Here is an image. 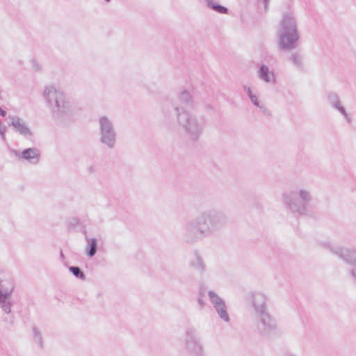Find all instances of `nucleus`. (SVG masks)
<instances>
[{
    "label": "nucleus",
    "instance_id": "nucleus-19",
    "mask_svg": "<svg viewBox=\"0 0 356 356\" xmlns=\"http://www.w3.org/2000/svg\"><path fill=\"white\" fill-rule=\"evenodd\" d=\"M218 314L219 318L223 321L228 323L229 321V316L227 312V307L225 302L222 304H218L213 307Z\"/></svg>",
    "mask_w": 356,
    "mask_h": 356
},
{
    "label": "nucleus",
    "instance_id": "nucleus-33",
    "mask_svg": "<svg viewBox=\"0 0 356 356\" xmlns=\"http://www.w3.org/2000/svg\"><path fill=\"white\" fill-rule=\"evenodd\" d=\"M243 88L244 90L246 92L248 97H250L251 95H253L251 88L249 86H245Z\"/></svg>",
    "mask_w": 356,
    "mask_h": 356
},
{
    "label": "nucleus",
    "instance_id": "nucleus-17",
    "mask_svg": "<svg viewBox=\"0 0 356 356\" xmlns=\"http://www.w3.org/2000/svg\"><path fill=\"white\" fill-rule=\"evenodd\" d=\"M86 241L87 243L86 251L88 257H92L97 252V241L95 238H88L86 236Z\"/></svg>",
    "mask_w": 356,
    "mask_h": 356
},
{
    "label": "nucleus",
    "instance_id": "nucleus-12",
    "mask_svg": "<svg viewBox=\"0 0 356 356\" xmlns=\"http://www.w3.org/2000/svg\"><path fill=\"white\" fill-rule=\"evenodd\" d=\"M247 300L254 309L256 315L268 312L266 295L260 291H252L248 294Z\"/></svg>",
    "mask_w": 356,
    "mask_h": 356
},
{
    "label": "nucleus",
    "instance_id": "nucleus-35",
    "mask_svg": "<svg viewBox=\"0 0 356 356\" xmlns=\"http://www.w3.org/2000/svg\"><path fill=\"white\" fill-rule=\"evenodd\" d=\"M197 302H198V304L200 305V306L201 307H204L205 302H204V301L203 300V299H202V298H199L197 299Z\"/></svg>",
    "mask_w": 356,
    "mask_h": 356
},
{
    "label": "nucleus",
    "instance_id": "nucleus-26",
    "mask_svg": "<svg viewBox=\"0 0 356 356\" xmlns=\"http://www.w3.org/2000/svg\"><path fill=\"white\" fill-rule=\"evenodd\" d=\"M290 60L293 63L294 65H296L298 67H302V56L297 54V53H293L290 56Z\"/></svg>",
    "mask_w": 356,
    "mask_h": 356
},
{
    "label": "nucleus",
    "instance_id": "nucleus-28",
    "mask_svg": "<svg viewBox=\"0 0 356 356\" xmlns=\"http://www.w3.org/2000/svg\"><path fill=\"white\" fill-rule=\"evenodd\" d=\"M327 97V102L331 106L340 100L339 95L337 93L332 92H329Z\"/></svg>",
    "mask_w": 356,
    "mask_h": 356
},
{
    "label": "nucleus",
    "instance_id": "nucleus-31",
    "mask_svg": "<svg viewBox=\"0 0 356 356\" xmlns=\"http://www.w3.org/2000/svg\"><path fill=\"white\" fill-rule=\"evenodd\" d=\"M349 275L353 283L356 286V268H353L349 270Z\"/></svg>",
    "mask_w": 356,
    "mask_h": 356
},
{
    "label": "nucleus",
    "instance_id": "nucleus-16",
    "mask_svg": "<svg viewBox=\"0 0 356 356\" xmlns=\"http://www.w3.org/2000/svg\"><path fill=\"white\" fill-rule=\"evenodd\" d=\"M15 289L13 280L11 278L0 280V293L4 296H12Z\"/></svg>",
    "mask_w": 356,
    "mask_h": 356
},
{
    "label": "nucleus",
    "instance_id": "nucleus-3",
    "mask_svg": "<svg viewBox=\"0 0 356 356\" xmlns=\"http://www.w3.org/2000/svg\"><path fill=\"white\" fill-rule=\"evenodd\" d=\"M175 112L176 113L177 123L184 130L186 140L188 143L197 142L201 137L204 129V118L193 115L177 106H175Z\"/></svg>",
    "mask_w": 356,
    "mask_h": 356
},
{
    "label": "nucleus",
    "instance_id": "nucleus-11",
    "mask_svg": "<svg viewBox=\"0 0 356 356\" xmlns=\"http://www.w3.org/2000/svg\"><path fill=\"white\" fill-rule=\"evenodd\" d=\"M8 124L12 127L13 131L27 139L33 137V132L31 130L29 122L24 118L17 115H8L7 117Z\"/></svg>",
    "mask_w": 356,
    "mask_h": 356
},
{
    "label": "nucleus",
    "instance_id": "nucleus-36",
    "mask_svg": "<svg viewBox=\"0 0 356 356\" xmlns=\"http://www.w3.org/2000/svg\"><path fill=\"white\" fill-rule=\"evenodd\" d=\"M0 115L2 117L6 116V111L3 110L1 107H0Z\"/></svg>",
    "mask_w": 356,
    "mask_h": 356
},
{
    "label": "nucleus",
    "instance_id": "nucleus-8",
    "mask_svg": "<svg viewBox=\"0 0 356 356\" xmlns=\"http://www.w3.org/2000/svg\"><path fill=\"white\" fill-rule=\"evenodd\" d=\"M319 245L329 250L346 264L356 268V249L333 244L330 241L319 242Z\"/></svg>",
    "mask_w": 356,
    "mask_h": 356
},
{
    "label": "nucleus",
    "instance_id": "nucleus-37",
    "mask_svg": "<svg viewBox=\"0 0 356 356\" xmlns=\"http://www.w3.org/2000/svg\"><path fill=\"white\" fill-rule=\"evenodd\" d=\"M105 1H107V2H109L111 0H105Z\"/></svg>",
    "mask_w": 356,
    "mask_h": 356
},
{
    "label": "nucleus",
    "instance_id": "nucleus-23",
    "mask_svg": "<svg viewBox=\"0 0 356 356\" xmlns=\"http://www.w3.org/2000/svg\"><path fill=\"white\" fill-rule=\"evenodd\" d=\"M332 107L334 109H335L337 111H339L341 114V115L343 117L344 120L348 123H350L351 122V118L348 114L345 107L341 105L340 100L339 102H337V103H335L334 105H332Z\"/></svg>",
    "mask_w": 356,
    "mask_h": 356
},
{
    "label": "nucleus",
    "instance_id": "nucleus-6",
    "mask_svg": "<svg viewBox=\"0 0 356 356\" xmlns=\"http://www.w3.org/2000/svg\"><path fill=\"white\" fill-rule=\"evenodd\" d=\"M99 141L109 149L116 145L117 132L111 119L103 115L99 118Z\"/></svg>",
    "mask_w": 356,
    "mask_h": 356
},
{
    "label": "nucleus",
    "instance_id": "nucleus-13",
    "mask_svg": "<svg viewBox=\"0 0 356 356\" xmlns=\"http://www.w3.org/2000/svg\"><path fill=\"white\" fill-rule=\"evenodd\" d=\"M257 76L259 79L266 83H274L276 81L274 72L270 70L269 67L264 64H261L259 66L257 71Z\"/></svg>",
    "mask_w": 356,
    "mask_h": 356
},
{
    "label": "nucleus",
    "instance_id": "nucleus-32",
    "mask_svg": "<svg viewBox=\"0 0 356 356\" xmlns=\"http://www.w3.org/2000/svg\"><path fill=\"white\" fill-rule=\"evenodd\" d=\"M250 98V100L251 101V102L257 107H259L261 104H260L259 99H258V97L257 95H251Z\"/></svg>",
    "mask_w": 356,
    "mask_h": 356
},
{
    "label": "nucleus",
    "instance_id": "nucleus-10",
    "mask_svg": "<svg viewBox=\"0 0 356 356\" xmlns=\"http://www.w3.org/2000/svg\"><path fill=\"white\" fill-rule=\"evenodd\" d=\"M176 106L181 108H183L184 111H186L187 108L193 107V100L189 92L184 90L180 92L174 103L170 102H164L162 105L163 113L166 117L169 116L170 114V111L173 110L175 111V106Z\"/></svg>",
    "mask_w": 356,
    "mask_h": 356
},
{
    "label": "nucleus",
    "instance_id": "nucleus-7",
    "mask_svg": "<svg viewBox=\"0 0 356 356\" xmlns=\"http://www.w3.org/2000/svg\"><path fill=\"white\" fill-rule=\"evenodd\" d=\"M184 344L188 356H205L201 337L195 328L185 330Z\"/></svg>",
    "mask_w": 356,
    "mask_h": 356
},
{
    "label": "nucleus",
    "instance_id": "nucleus-20",
    "mask_svg": "<svg viewBox=\"0 0 356 356\" xmlns=\"http://www.w3.org/2000/svg\"><path fill=\"white\" fill-rule=\"evenodd\" d=\"M207 6L213 10L222 14H227L228 13V9L217 3L213 1V0H206Z\"/></svg>",
    "mask_w": 356,
    "mask_h": 356
},
{
    "label": "nucleus",
    "instance_id": "nucleus-2",
    "mask_svg": "<svg viewBox=\"0 0 356 356\" xmlns=\"http://www.w3.org/2000/svg\"><path fill=\"white\" fill-rule=\"evenodd\" d=\"M42 95L51 118L56 122L67 124L74 120L76 115L75 107L60 88L54 85L47 86Z\"/></svg>",
    "mask_w": 356,
    "mask_h": 356
},
{
    "label": "nucleus",
    "instance_id": "nucleus-9",
    "mask_svg": "<svg viewBox=\"0 0 356 356\" xmlns=\"http://www.w3.org/2000/svg\"><path fill=\"white\" fill-rule=\"evenodd\" d=\"M257 316H258L257 328L260 334L270 337L277 333L278 329L277 322L268 312Z\"/></svg>",
    "mask_w": 356,
    "mask_h": 356
},
{
    "label": "nucleus",
    "instance_id": "nucleus-21",
    "mask_svg": "<svg viewBox=\"0 0 356 356\" xmlns=\"http://www.w3.org/2000/svg\"><path fill=\"white\" fill-rule=\"evenodd\" d=\"M33 339L40 348H43V338L41 330L36 326L32 327Z\"/></svg>",
    "mask_w": 356,
    "mask_h": 356
},
{
    "label": "nucleus",
    "instance_id": "nucleus-15",
    "mask_svg": "<svg viewBox=\"0 0 356 356\" xmlns=\"http://www.w3.org/2000/svg\"><path fill=\"white\" fill-rule=\"evenodd\" d=\"M189 266L200 273L205 270V264L197 252H194L189 259Z\"/></svg>",
    "mask_w": 356,
    "mask_h": 356
},
{
    "label": "nucleus",
    "instance_id": "nucleus-34",
    "mask_svg": "<svg viewBox=\"0 0 356 356\" xmlns=\"http://www.w3.org/2000/svg\"><path fill=\"white\" fill-rule=\"evenodd\" d=\"M33 67L35 70L38 71L41 69L40 65L36 61H33Z\"/></svg>",
    "mask_w": 356,
    "mask_h": 356
},
{
    "label": "nucleus",
    "instance_id": "nucleus-1",
    "mask_svg": "<svg viewBox=\"0 0 356 356\" xmlns=\"http://www.w3.org/2000/svg\"><path fill=\"white\" fill-rule=\"evenodd\" d=\"M227 222V216L223 211L216 209L204 211L183 225L182 240L186 243L194 244L219 232Z\"/></svg>",
    "mask_w": 356,
    "mask_h": 356
},
{
    "label": "nucleus",
    "instance_id": "nucleus-29",
    "mask_svg": "<svg viewBox=\"0 0 356 356\" xmlns=\"http://www.w3.org/2000/svg\"><path fill=\"white\" fill-rule=\"evenodd\" d=\"M7 131V127L4 125L1 122H0V136L2 140H6V132Z\"/></svg>",
    "mask_w": 356,
    "mask_h": 356
},
{
    "label": "nucleus",
    "instance_id": "nucleus-25",
    "mask_svg": "<svg viewBox=\"0 0 356 356\" xmlns=\"http://www.w3.org/2000/svg\"><path fill=\"white\" fill-rule=\"evenodd\" d=\"M332 107L334 109H335L337 111H339L341 114V115L343 117L344 120L348 123H350L351 122V118L348 114L345 107L341 105L340 100L339 102H337V103H335L334 105H332Z\"/></svg>",
    "mask_w": 356,
    "mask_h": 356
},
{
    "label": "nucleus",
    "instance_id": "nucleus-4",
    "mask_svg": "<svg viewBox=\"0 0 356 356\" xmlns=\"http://www.w3.org/2000/svg\"><path fill=\"white\" fill-rule=\"evenodd\" d=\"M277 35L279 44L282 49L289 51L296 47L299 35L296 20L292 13L286 12L283 14Z\"/></svg>",
    "mask_w": 356,
    "mask_h": 356
},
{
    "label": "nucleus",
    "instance_id": "nucleus-14",
    "mask_svg": "<svg viewBox=\"0 0 356 356\" xmlns=\"http://www.w3.org/2000/svg\"><path fill=\"white\" fill-rule=\"evenodd\" d=\"M40 153L35 147H31L24 149L19 159L29 161L31 164H37L40 161Z\"/></svg>",
    "mask_w": 356,
    "mask_h": 356
},
{
    "label": "nucleus",
    "instance_id": "nucleus-5",
    "mask_svg": "<svg viewBox=\"0 0 356 356\" xmlns=\"http://www.w3.org/2000/svg\"><path fill=\"white\" fill-rule=\"evenodd\" d=\"M282 200L288 209L293 213L303 215L309 211V207L313 202L314 196L308 187H300L296 192H285L282 194Z\"/></svg>",
    "mask_w": 356,
    "mask_h": 356
},
{
    "label": "nucleus",
    "instance_id": "nucleus-27",
    "mask_svg": "<svg viewBox=\"0 0 356 356\" xmlns=\"http://www.w3.org/2000/svg\"><path fill=\"white\" fill-rule=\"evenodd\" d=\"M70 271L77 278H79L82 280L86 279V275L81 269L78 266H70Z\"/></svg>",
    "mask_w": 356,
    "mask_h": 356
},
{
    "label": "nucleus",
    "instance_id": "nucleus-22",
    "mask_svg": "<svg viewBox=\"0 0 356 356\" xmlns=\"http://www.w3.org/2000/svg\"><path fill=\"white\" fill-rule=\"evenodd\" d=\"M208 298L213 307L225 302V300L217 293L212 290L208 291Z\"/></svg>",
    "mask_w": 356,
    "mask_h": 356
},
{
    "label": "nucleus",
    "instance_id": "nucleus-24",
    "mask_svg": "<svg viewBox=\"0 0 356 356\" xmlns=\"http://www.w3.org/2000/svg\"><path fill=\"white\" fill-rule=\"evenodd\" d=\"M332 107L334 109H335L337 111H339L341 114V115L343 117L344 120L348 123H350L351 122V118L348 114L345 107L341 105L340 100L339 102H337V103H335L334 105H332Z\"/></svg>",
    "mask_w": 356,
    "mask_h": 356
},
{
    "label": "nucleus",
    "instance_id": "nucleus-30",
    "mask_svg": "<svg viewBox=\"0 0 356 356\" xmlns=\"http://www.w3.org/2000/svg\"><path fill=\"white\" fill-rule=\"evenodd\" d=\"M260 109V111L265 115V116H270V111L269 109L263 104H261L259 107Z\"/></svg>",
    "mask_w": 356,
    "mask_h": 356
},
{
    "label": "nucleus",
    "instance_id": "nucleus-18",
    "mask_svg": "<svg viewBox=\"0 0 356 356\" xmlns=\"http://www.w3.org/2000/svg\"><path fill=\"white\" fill-rule=\"evenodd\" d=\"M12 296H4L0 293V308L7 314L11 312L13 303Z\"/></svg>",
    "mask_w": 356,
    "mask_h": 356
}]
</instances>
